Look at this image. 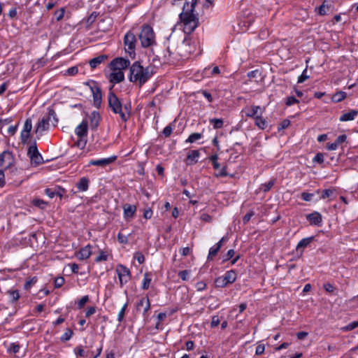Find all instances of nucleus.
Wrapping results in <instances>:
<instances>
[{
	"label": "nucleus",
	"mask_w": 358,
	"mask_h": 358,
	"mask_svg": "<svg viewBox=\"0 0 358 358\" xmlns=\"http://www.w3.org/2000/svg\"><path fill=\"white\" fill-rule=\"evenodd\" d=\"M197 0H186L182 6V11L179 15L182 30L185 34L181 46L179 48V54L183 59L188 58L196 51L195 45L191 44V34L199 24L198 15L194 13Z\"/></svg>",
	"instance_id": "1"
},
{
	"label": "nucleus",
	"mask_w": 358,
	"mask_h": 358,
	"mask_svg": "<svg viewBox=\"0 0 358 358\" xmlns=\"http://www.w3.org/2000/svg\"><path fill=\"white\" fill-rule=\"evenodd\" d=\"M154 74L153 68L147 66L144 68L138 62L132 64L129 69V79L131 82L144 85Z\"/></svg>",
	"instance_id": "2"
},
{
	"label": "nucleus",
	"mask_w": 358,
	"mask_h": 358,
	"mask_svg": "<svg viewBox=\"0 0 358 358\" xmlns=\"http://www.w3.org/2000/svg\"><path fill=\"white\" fill-rule=\"evenodd\" d=\"M0 158V187L5 185V176H16L19 173V170L13 163V158Z\"/></svg>",
	"instance_id": "3"
},
{
	"label": "nucleus",
	"mask_w": 358,
	"mask_h": 358,
	"mask_svg": "<svg viewBox=\"0 0 358 358\" xmlns=\"http://www.w3.org/2000/svg\"><path fill=\"white\" fill-rule=\"evenodd\" d=\"M108 101L109 107L112 111L115 114H119L123 121H127L129 117V113L123 112L122 103L111 90L108 92Z\"/></svg>",
	"instance_id": "4"
},
{
	"label": "nucleus",
	"mask_w": 358,
	"mask_h": 358,
	"mask_svg": "<svg viewBox=\"0 0 358 358\" xmlns=\"http://www.w3.org/2000/svg\"><path fill=\"white\" fill-rule=\"evenodd\" d=\"M139 39L143 48L151 47L155 44V36L152 28L149 25H143L139 34Z\"/></svg>",
	"instance_id": "5"
},
{
	"label": "nucleus",
	"mask_w": 358,
	"mask_h": 358,
	"mask_svg": "<svg viewBox=\"0 0 358 358\" xmlns=\"http://www.w3.org/2000/svg\"><path fill=\"white\" fill-rule=\"evenodd\" d=\"M237 274L235 270H230L225 273L222 276H220L215 279V285L217 287H225L229 284H232L236 281Z\"/></svg>",
	"instance_id": "6"
},
{
	"label": "nucleus",
	"mask_w": 358,
	"mask_h": 358,
	"mask_svg": "<svg viewBox=\"0 0 358 358\" xmlns=\"http://www.w3.org/2000/svg\"><path fill=\"white\" fill-rule=\"evenodd\" d=\"M136 38L134 34L131 31L126 33L124 37V45L125 50L131 55L135 54Z\"/></svg>",
	"instance_id": "7"
},
{
	"label": "nucleus",
	"mask_w": 358,
	"mask_h": 358,
	"mask_svg": "<svg viewBox=\"0 0 358 358\" xmlns=\"http://www.w3.org/2000/svg\"><path fill=\"white\" fill-rule=\"evenodd\" d=\"M115 271L118 275L121 287H122L124 284L127 283L130 280L131 272L127 266L119 264L117 266Z\"/></svg>",
	"instance_id": "8"
},
{
	"label": "nucleus",
	"mask_w": 358,
	"mask_h": 358,
	"mask_svg": "<svg viewBox=\"0 0 358 358\" xmlns=\"http://www.w3.org/2000/svg\"><path fill=\"white\" fill-rule=\"evenodd\" d=\"M32 130V121L30 118H27L23 125L20 132V141L22 144H27L31 137V131Z\"/></svg>",
	"instance_id": "9"
},
{
	"label": "nucleus",
	"mask_w": 358,
	"mask_h": 358,
	"mask_svg": "<svg viewBox=\"0 0 358 358\" xmlns=\"http://www.w3.org/2000/svg\"><path fill=\"white\" fill-rule=\"evenodd\" d=\"M130 64V62L127 59L117 57L110 62V67L112 70L122 71L127 69Z\"/></svg>",
	"instance_id": "10"
},
{
	"label": "nucleus",
	"mask_w": 358,
	"mask_h": 358,
	"mask_svg": "<svg viewBox=\"0 0 358 358\" xmlns=\"http://www.w3.org/2000/svg\"><path fill=\"white\" fill-rule=\"evenodd\" d=\"M90 88L93 95L94 105L99 106L102 99V94L100 87L96 82H92V85H90Z\"/></svg>",
	"instance_id": "11"
},
{
	"label": "nucleus",
	"mask_w": 358,
	"mask_h": 358,
	"mask_svg": "<svg viewBox=\"0 0 358 358\" xmlns=\"http://www.w3.org/2000/svg\"><path fill=\"white\" fill-rule=\"evenodd\" d=\"M137 310H141L143 308V316L148 317V313L150 309V302L148 297L141 299L136 303Z\"/></svg>",
	"instance_id": "12"
},
{
	"label": "nucleus",
	"mask_w": 358,
	"mask_h": 358,
	"mask_svg": "<svg viewBox=\"0 0 358 358\" xmlns=\"http://www.w3.org/2000/svg\"><path fill=\"white\" fill-rule=\"evenodd\" d=\"M212 159V165L215 171V175L217 176H230L233 177V175L229 174L226 169L225 166H222L217 162L218 158H210Z\"/></svg>",
	"instance_id": "13"
},
{
	"label": "nucleus",
	"mask_w": 358,
	"mask_h": 358,
	"mask_svg": "<svg viewBox=\"0 0 358 358\" xmlns=\"http://www.w3.org/2000/svg\"><path fill=\"white\" fill-rule=\"evenodd\" d=\"M306 219L311 225L321 226L322 222V215L317 211L306 215Z\"/></svg>",
	"instance_id": "14"
},
{
	"label": "nucleus",
	"mask_w": 358,
	"mask_h": 358,
	"mask_svg": "<svg viewBox=\"0 0 358 358\" xmlns=\"http://www.w3.org/2000/svg\"><path fill=\"white\" fill-rule=\"evenodd\" d=\"M75 134L78 138L80 140L83 139L87 135V122L83 120L80 124H78L75 129Z\"/></svg>",
	"instance_id": "15"
},
{
	"label": "nucleus",
	"mask_w": 358,
	"mask_h": 358,
	"mask_svg": "<svg viewBox=\"0 0 358 358\" xmlns=\"http://www.w3.org/2000/svg\"><path fill=\"white\" fill-rule=\"evenodd\" d=\"M92 246L90 244L80 249L77 254V257L79 259L85 260L88 259L92 253Z\"/></svg>",
	"instance_id": "16"
},
{
	"label": "nucleus",
	"mask_w": 358,
	"mask_h": 358,
	"mask_svg": "<svg viewBox=\"0 0 358 358\" xmlns=\"http://www.w3.org/2000/svg\"><path fill=\"white\" fill-rule=\"evenodd\" d=\"M108 79L111 83H119L124 80V75L122 71L113 70L108 76Z\"/></svg>",
	"instance_id": "17"
},
{
	"label": "nucleus",
	"mask_w": 358,
	"mask_h": 358,
	"mask_svg": "<svg viewBox=\"0 0 358 358\" xmlns=\"http://www.w3.org/2000/svg\"><path fill=\"white\" fill-rule=\"evenodd\" d=\"M314 238V236H310L301 239L296 245V252H299L300 255H301L303 252V250L312 243Z\"/></svg>",
	"instance_id": "18"
},
{
	"label": "nucleus",
	"mask_w": 358,
	"mask_h": 358,
	"mask_svg": "<svg viewBox=\"0 0 358 358\" xmlns=\"http://www.w3.org/2000/svg\"><path fill=\"white\" fill-rule=\"evenodd\" d=\"M123 210H124V213H123L124 217L125 219H128V218H131V217H134V215L136 211V207L134 205H131V204L127 203V204L124 205Z\"/></svg>",
	"instance_id": "19"
},
{
	"label": "nucleus",
	"mask_w": 358,
	"mask_h": 358,
	"mask_svg": "<svg viewBox=\"0 0 358 358\" xmlns=\"http://www.w3.org/2000/svg\"><path fill=\"white\" fill-rule=\"evenodd\" d=\"M90 180L86 177L81 178L76 184L78 192H86L89 188Z\"/></svg>",
	"instance_id": "20"
},
{
	"label": "nucleus",
	"mask_w": 358,
	"mask_h": 358,
	"mask_svg": "<svg viewBox=\"0 0 358 358\" xmlns=\"http://www.w3.org/2000/svg\"><path fill=\"white\" fill-rule=\"evenodd\" d=\"M27 155L28 157H42L35 141L29 145Z\"/></svg>",
	"instance_id": "21"
},
{
	"label": "nucleus",
	"mask_w": 358,
	"mask_h": 358,
	"mask_svg": "<svg viewBox=\"0 0 358 358\" xmlns=\"http://www.w3.org/2000/svg\"><path fill=\"white\" fill-rule=\"evenodd\" d=\"M116 158H103L101 159H97V160H91L89 162V165H93V166H99L101 167H104L110 163H112Z\"/></svg>",
	"instance_id": "22"
},
{
	"label": "nucleus",
	"mask_w": 358,
	"mask_h": 358,
	"mask_svg": "<svg viewBox=\"0 0 358 358\" xmlns=\"http://www.w3.org/2000/svg\"><path fill=\"white\" fill-rule=\"evenodd\" d=\"M108 57L105 55H101L98 57H96L89 62V64L92 69L96 68L99 64L103 63L105 60H106Z\"/></svg>",
	"instance_id": "23"
},
{
	"label": "nucleus",
	"mask_w": 358,
	"mask_h": 358,
	"mask_svg": "<svg viewBox=\"0 0 358 358\" xmlns=\"http://www.w3.org/2000/svg\"><path fill=\"white\" fill-rule=\"evenodd\" d=\"M49 118H45V117H43L38 122V124H37V127H36V132H42L45 130H47L49 129L50 126V123L49 122Z\"/></svg>",
	"instance_id": "24"
},
{
	"label": "nucleus",
	"mask_w": 358,
	"mask_h": 358,
	"mask_svg": "<svg viewBox=\"0 0 358 358\" xmlns=\"http://www.w3.org/2000/svg\"><path fill=\"white\" fill-rule=\"evenodd\" d=\"M357 115V112L355 110H351L348 111V113H343L342 115L340 116L339 120L341 122H347V121H352L355 120L356 116Z\"/></svg>",
	"instance_id": "25"
},
{
	"label": "nucleus",
	"mask_w": 358,
	"mask_h": 358,
	"mask_svg": "<svg viewBox=\"0 0 358 358\" xmlns=\"http://www.w3.org/2000/svg\"><path fill=\"white\" fill-rule=\"evenodd\" d=\"M48 111L47 115H45L44 117H45V118L50 117L49 122L50 123V125L55 127L58 122V119L57 117L56 113H55V110L51 108H48Z\"/></svg>",
	"instance_id": "26"
},
{
	"label": "nucleus",
	"mask_w": 358,
	"mask_h": 358,
	"mask_svg": "<svg viewBox=\"0 0 358 358\" xmlns=\"http://www.w3.org/2000/svg\"><path fill=\"white\" fill-rule=\"evenodd\" d=\"M151 275H152L151 273H150L148 272H146L144 273L142 285H141V288L143 290H147L149 288L150 282L152 281Z\"/></svg>",
	"instance_id": "27"
},
{
	"label": "nucleus",
	"mask_w": 358,
	"mask_h": 358,
	"mask_svg": "<svg viewBox=\"0 0 358 358\" xmlns=\"http://www.w3.org/2000/svg\"><path fill=\"white\" fill-rule=\"evenodd\" d=\"M90 124L92 128H96L99 122V113L96 111H93L90 115Z\"/></svg>",
	"instance_id": "28"
},
{
	"label": "nucleus",
	"mask_w": 358,
	"mask_h": 358,
	"mask_svg": "<svg viewBox=\"0 0 358 358\" xmlns=\"http://www.w3.org/2000/svg\"><path fill=\"white\" fill-rule=\"evenodd\" d=\"M203 137L202 133H193L189 136V137L185 140V143H195Z\"/></svg>",
	"instance_id": "29"
},
{
	"label": "nucleus",
	"mask_w": 358,
	"mask_h": 358,
	"mask_svg": "<svg viewBox=\"0 0 358 358\" xmlns=\"http://www.w3.org/2000/svg\"><path fill=\"white\" fill-rule=\"evenodd\" d=\"M38 281L37 277L27 278L24 285V289L29 290Z\"/></svg>",
	"instance_id": "30"
},
{
	"label": "nucleus",
	"mask_w": 358,
	"mask_h": 358,
	"mask_svg": "<svg viewBox=\"0 0 358 358\" xmlns=\"http://www.w3.org/2000/svg\"><path fill=\"white\" fill-rule=\"evenodd\" d=\"M255 124L261 129H265L267 127V122L260 116H256L255 117Z\"/></svg>",
	"instance_id": "31"
},
{
	"label": "nucleus",
	"mask_w": 358,
	"mask_h": 358,
	"mask_svg": "<svg viewBox=\"0 0 358 358\" xmlns=\"http://www.w3.org/2000/svg\"><path fill=\"white\" fill-rule=\"evenodd\" d=\"M7 294L10 296V301L12 303H14V302L17 301L20 299V297L19 291L17 289H10V290H8L7 291Z\"/></svg>",
	"instance_id": "32"
},
{
	"label": "nucleus",
	"mask_w": 358,
	"mask_h": 358,
	"mask_svg": "<svg viewBox=\"0 0 358 358\" xmlns=\"http://www.w3.org/2000/svg\"><path fill=\"white\" fill-rule=\"evenodd\" d=\"M210 124L213 125V129H221L223 127L224 122L222 119L213 118L209 120Z\"/></svg>",
	"instance_id": "33"
},
{
	"label": "nucleus",
	"mask_w": 358,
	"mask_h": 358,
	"mask_svg": "<svg viewBox=\"0 0 358 358\" xmlns=\"http://www.w3.org/2000/svg\"><path fill=\"white\" fill-rule=\"evenodd\" d=\"M275 182V179H271L267 182L262 184L260 189H261V190H262L264 192H268L273 187Z\"/></svg>",
	"instance_id": "34"
},
{
	"label": "nucleus",
	"mask_w": 358,
	"mask_h": 358,
	"mask_svg": "<svg viewBox=\"0 0 358 358\" xmlns=\"http://www.w3.org/2000/svg\"><path fill=\"white\" fill-rule=\"evenodd\" d=\"M21 346L18 343H11L8 347V352L16 354L20 351Z\"/></svg>",
	"instance_id": "35"
},
{
	"label": "nucleus",
	"mask_w": 358,
	"mask_h": 358,
	"mask_svg": "<svg viewBox=\"0 0 358 358\" xmlns=\"http://www.w3.org/2000/svg\"><path fill=\"white\" fill-rule=\"evenodd\" d=\"M30 164L31 166H36L38 165L42 164L45 162H48L50 161V159L47 158L46 160H44V158H29Z\"/></svg>",
	"instance_id": "36"
},
{
	"label": "nucleus",
	"mask_w": 358,
	"mask_h": 358,
	"mask_svg": "<svg viewBox=\"0 0 358 358\" xmlns=\"http://www.w3.org/2000/svg\"><path fill=\"white\" fill-rule=\"evenodd\" d=\"M220 248H219V245H214L209 249V252L208 255V259H212L215 256L217 255L218 252L220 251Z\"/></svg>",
	"instance_id": "37"
},
{
	"label": "nucleus",
	"mask_w": 358,
	"mask_h": 358,
	"mask_svg": "<svg viewBox=\"0 0 358 358\" xmlns=\"http://www.w3.org/2000/svg\"><path fill=\"white\" fill-rule=\"evenodd\" d=\"M315 193L317 194H319L321 193V196L320 197V199H325L327 198H329L330 197L332 194H333V191L330 189H324L322 192H320V190H317L315 192Z\"/></svg>",
	"instance_id": "38"
},
{
	"label": "nucleus",
	"mask_w": 358,
	"mask_h": 358,
	"mask_svg": "<svg viewBox=\"0 0 358 358\" xmlns=\"http://www.w3.org/2000/svg\"><path fill=\"white\" fill-rule=\"evenodd\" d=\"M357 327H358V321H353V322H350L349 324L341 327V329L342 331L346 332V331H350Z\"/></svg>",
	"instance_id": "39"
},
{
	"label": "nucleus",
	"mask_w": 358,
	"mask_h": 358,
	"mask_svg": "<svg viewBox=\"0 0 358 358\" xmlns=\"http://www.w3.org/2000/svg\"><path fill=\"white\" fill-rule=\"evenodd\" d=\"M330 6L327 4V1H324L322 4L318 8V14L320 15H325L327 13Z\"/></svg>",
	"instance_id": "40"
},
{
	"label": "nucleus",
	"mask_w": 358,
	"mask_h": 358,
	"mask_svg": "<svg viewBox=\"0 0 358 358\" xmlns=\"http://www.w3.org/2000/svg\"><path fill=\"white\" fill-rule=\"evenodd\" d=\"M260 109L259 106H254L248 109V112L246 113V116L250 117H256L255 115L257 114L258 110Z\"/></svg>",
	"instance_id": "41"
},
{
	"label": "nucleus",
	"mask_w": 358,
	"mask_h": 358,
	"mask_svg": "<svg viewBox=\"0 0 358 358\" xmlns=\"http://www.w3.org/2000/svg\"><path fill=\"white\" fill-rule=\"evenodd\" d=\"M73 332L71 329H66L65 332L62 335L60 339L62 341H67L71 339Z\"/></svg>",
	"instance_id": "42"
},
{
	"label": "nucleus",
	"mask_w": 358,
	"mask_h": 358,
	"mask_svg": "<svg viewBox=\"0 0 358 358\" xmlns=\"http://www.w3.org/2000/svg\"><path fill=\"white\" fill-rule=\"evenodd\" d=\"M346 97V93L344 92H338L336 93L333 97V99L336 102H340L345 99Z\"/></svg>",
	"instance_id": "43"
},
{
	"label": "nucleus",
	"mask_w": 358,
	"mask_h": 358,
	"mask_svg": "<svg viewBox=\"0 0 358 358\" xmlns=\"http://www.w3.org/2000/svg\"><path fill=\"white\" fill-rule=\"evenodd\" d=\"M127 308V303H126L123 305V306L122 307L121 310H120V312L118 313L117 321L119 322H122L123 321Z\"/></svg>",
	"instance_id": "44"
},
{
	"label": "nucleus",
	"mask_w": 358,
	"mask_h": 358,
	"mask_svg": "<svg viewBox=\"0 0 358 358\" xmlns=\"http://www.w3.org/2000/svg\"><path fill=\"white\" fill-rule=\"evenodd\" d=\"M134 258L136 259L140 264H142L145 262V257L141 252H136L134 255Z\"/></svg>",
	"instance_id": "45"
},
{
	"label": "nucleus",
	"mask_w": 358,
	"mask_h": 358,
	"mask_svg": "<svg viewBox=\"0 0 358 358\" xmlns=\"http://www.w3.org/2000/svg\"><path fill=\"white\" fill-rule=\"evenodd\" d=\"M315 193H308L306 192H303L301 194V198L302 200L305 201H312L313 196H315Z\"/></svg>",
	"instance_id": "46"
},
{
	"label": "nucleus",
	"mask_w": 358,
	"mask_h": 358,
	"mask_svg": "<svg viewBox=\"0 0 358 358\" xmlns=\"http://www.w3.org/2000/svg\"><path fill=\"white\" fill-rule=\"evenodd\" d=\"M308 78H309V75L308 74V69H307V68H306L303 71L301 75L299 76L297 82H298V83H302Z\"/></svg>",
	"instance_id": "47"
},
{
	"label": "nucleus",
	"mask_w": 358,
	"mask_h": 358,
	"mask_svg": "<svg viewBox=\"0 0 358 358\" xmlns=\"http://www.w3.org/2000/svg\"><path fill=\"white\" fill-rule=\"evenodd\" d=\"M65 13V9L64 8H61L60 9L56 10L55 12V16L57 20V21H60L63 19Z\"/></svg>",
	"instance_id": "48"
},
{
	"label": "nucleus",
	"mask_w": 358,
	"mask_h": 358,
	"mask_svg": "<svg viewBox=\"0 0 358 358\" xmlns=\"http://www.w3.org/2000/svg\"><path fill=\"white\" fill-rule=\"evenodd\" d=\"M108 259V254L105 251H101L99 255L96 257L95 262H100L103 261H106Z\"/></svg>",
	"instance_id": "49"
},
{
	"label": "nucleus",
	"mask_w": 358,
	"mask_h": 358,
	"mask_svg": "<svg viewBox=\"0 0 358 358\" xmlns=\"http://www.w3.org/2000/svg\"><path fill=\"white\" fill-rule=\"evenodd\" d=\"M33 204L35 206L39 207L41 208H44L46 206L47 203L41 199H37L33 200Z\"/></svg>",
	"instance_id": "50"
},
{
	"label": "nucleus",
	"mask_w": 358,
	"mask_h": 358,
	"mask_svg": "<svg viewBox=\"0 0 358 358\" xmlns=\"http://www.w3.org/2000/svg\"><path fill=\"white\" fill-rule=\"evenodd\" d=\"M173 127H172L171 124H169L167 125L164 129H163V134L164 136L166 137H169V136H171V134H172L173 132Z\"/></svg>",
	"instance_id": "51"
},
{
	"label": "nucleus",
	"mask_w": 358,
	"mask_h": 358,
	"mask_svg": "<svg viewBox=\"0 0 358 358\" xmlns=\"http://www.w3.org/2000/svg\"><path fill=\"white\" fill-rule=\"evenodd\" d=\"M117 241L121 244H127L128 243V236L120 232L117 234Z\"/></svg>",
	"instance_id": "52"
},
{
	"label": "nucleus",
	"mask_w": 358,
	"mask_h": 358,
	"mask_svg": "<svg viewBox=\"0 0 358 358\" xmlns=\"http://www.w3.org/2000/svg\"><path fill=\"white\" fill-rule=\"evenodd\" d=\"M89 301L88 295L83 296L78 302V308H82L87 302Z\"/></svg>",
	"instance_id": "53"
},
{
	"label": "nucleus",
	"mask_w": 358,
	"mask_h": 358,
	"mask_svg": "<svg viewBox=\"0 0 358 358\" xmlns=\"http://www.w3.org/2000/svg\"><path fill=\"white\" fill-rule=\"evenodd\" d=\"M298 102H299V101L294 96H288L286 99L285 104L287 106H291L295 103H297Z\"/></svg>",
	"instance_id": "54"
},
{
	"label": "nucleus",
	"mask_w": 358,
	"mask_h": 358,
	"mask_svg": "<svg viewBox=\"0 0 358 358\" xmlns=\"http://www.w3.org/2000/svg\"><path fill=\"white\" fill-rule=\"evenodd\" d=\"M347 140V136L345 134L340 135L337 137L336 141H334L338 146L345 143Z\"/></svg>",
	"instance_id": "55"
},
{
	"label": "nucleus",
	"mask_w": 358,
	"mask_h": 358,
	"mask_svg": "<svg viewBox=\"0 0 358 358\" xmlns=\"http://www.w3.org/2000/svg\"><path fill=\"white\" fill-rule=\"evenodd\" d=\"M195 287L197 291L201 292L206 288V284L203 281H200L196 283Z\"/></svg>",
	"instance_id": "56"
},
{
	"label": "nucleus",
	"mask_w": 358,
	"mask_h": 358,
	"mask_svg": "<svg viewBox=\"0 0 358 358\" xmlns=\"http://www.w3.org/2000/svg\"><path fill=\"white\" fill-rule=\"evenodd\" d=\"M64 283V278L63 277L57 278L55 280V287L56 288L61 287Z\"/></svg>",
	"instance_id": "57"
},
{
	"label": "nucleus",
	"mask_w": 358,
	"mask_h": 358,
	"mask_svg": "<svg viewBox=\"0 0 358 358\" xmlns=\"http://www.w3.org/2000/svg\"><path fill=\"white\" fill-rule=\"evenodd\" d=\"M66 192V189L60 186L55 187V194L57 196L62 198L64 194Z\"/></svg>",
	"instance_id": "58"
},
{
	"label": "nucleus",
	"mask_w": 358,
	"mask_h": 358,
	"mask_svg": "<svg viewBox=\"0 0 358 358\" xmlns=\"http://www.w3.org/2000/svg\"><path fill=\"white\" fill-rule=\"evenodd\" d=\"M235 254V251L233 249L229 250L226 254V255L224 257L223 262H226L231 259Z\"/></svg>",
	"instance_id": "59"
},
{
	"label": "nucleus",
	"mask_w": 358,
	"mask_h": 358,
	"mask_svg": "<svg viewBox=\"0 0 358 358\" xmlns=\"http://www.w3.org/2000/svg\"><path fill=\"white\" fill-rule=\"evenodd\" d=\"M220 322V318L217 315H214L213 317H212V321H211V323H210V327L212 328L213 327H216L219 325Z\"/></svg>",
	"instance_id": "60"
},
{
	"label": "nucleus",
	"mask_w": 358,
	"mask_h": 358,
	"mask_svg": "<svg viewBox=\"0 0 358 358\" xmlns=\"http://www.w3.org/2000/svg\"><path fill=\"white\" fill-rule=\"evenodd\" d=\"M45 193L47 196H48L50 198H53L55 196H56L55 194V187L54 189L52 188H46L45 189Z\"/></svg>",
	"instance_id": "61"
},
{
	"label": "nucleus",
	"mask_w": 358,
	"mask_h": 358,
	"mask_svg": "<svg viewBox=\"0 0 358 358\" xmlns=\"http://www.w3.org/2000/svg\"><path fill=\"white\" fill-rule=\"evenodd\" d=\"M201 220L206 222H211L213 221L212 217L208 213H202L201 215Z\"/></svg>",
	"instance_id": "62"
},
{
	"label": "nucleus",
	"mask_w": 358,
	"mask_h": 358,
	"mask_svg": "<svg viewBox=\"0 0 358 358\" xmlns=\"http://www.w3.org/2000/svg\"><path fill=\"white\" fill-rule=\"evenodd\" d=\"M254 214L255 213L253 211H249L248 213H247L245 215V216L243 217V223L244 224L248 223L250 220L251 217L254 215Z\"/></svg>",
	"instance_id": "63"
},
{
	"label": "nucleus",
	"mask_w": 358,
	"mask_h": 358,
	"mask_svg": "<svg viewBox=\"0 0 358 358\" xmlns=\"http://www.w3.org/2000/svg\"><path fill=\"white\" fill-rule=\"evenodd\" d=\"M290 124V121L289 120H284L278 127V130L284 129L287 128Z\"/></svg>",
	"instance_id": "64"
}]
</instances>
